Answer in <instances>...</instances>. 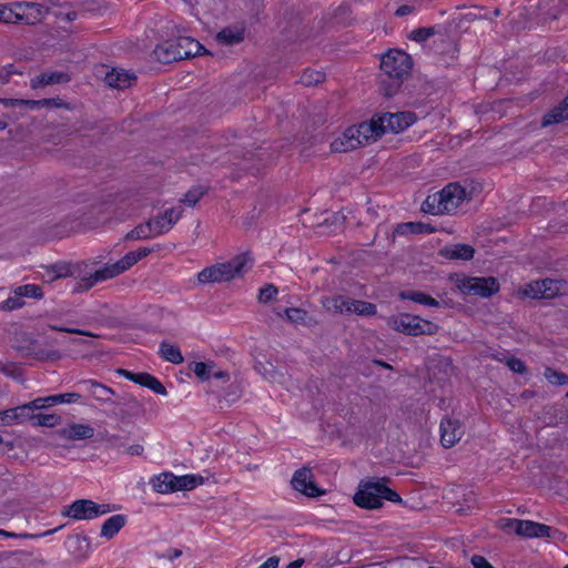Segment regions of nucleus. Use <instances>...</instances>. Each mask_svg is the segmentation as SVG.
<instances>
[{"mask_svg": "<svg viewBox=\"0 0 568 568\" xmlns=\"http://www.w3.org/2000/svg\"><path fill=\"white\" fill-rule=\"evenodd\" d=\"M42 106H43V99H41V100L20 99V109H40Z\"/></svg>", "mask_w": 568, "mask_h": 568, "instance_id": "60", "label": "nucleus"}, {"mask_svg": "<svg viewBox=\"0 0 568 568\" xmlns=\"http://www.w3.org/2000/svg\"><path fill=\"white\" fill-rule=\"evenodd\" d=\"M456 286L465 295L479 296L483 298H488L500 290V284L494 276H464L457 281Z\"/></svg>", "mask_w": 568, "mask_h": 568, "instance_id": "7", "label": "nucleus"}, {"mask_svg": "<svg viewBox=\"0 0 568 568\" xmlns=\"http://www.w3.org/2000/svg\"><path fill=\"white\" fill-rule=\"evenodd\" d=\"M506 365L508 366V368L511 372L517 373V374H525L527 372V366H526L525 362L515 356L509 357L506 361Z\"/></svg>", "mask_w": 568, "mask_h": 568, "instance_id": "56", "label": "nucleus"}, {"mask_svg": "<svg viewBox=\"0 0 568 568\" xmlns=\"http://www.w3.org/2000/svg\"><path fill=\"white\" fill-rule=\"evenodd\" d=\"M361 146V141L357 140L354 132V126L347 128L341 136L336 138L331 143L332 152H349Z\"/></svg>", "mask_w": 568, "mask_h": 568, "instance_id": "19", "label": "nucleus"}, {"mask_svg": "<svg viewBox=\"0 0 568 568\" xmlns=\"http://www.w3.org/2000/svg\"><path fill=\"white\" fill-rule=\"evenodd\" d=\"M241 397V389L239 385L232 384L229 389L224 393V395L220 398V403L223 400L230 405L231 403L237 400Z\"/></svg>", "mask_w": 568, "mask_h": 568, "instance_id": "54", "label": "nucleus"}, {"mask_svg": "<svg viewBox=\"0 0 568 568\" xmlns=\"http://www.w3.org/2000/svg\"><path fill=\"white\" fill-rule=\"evenodd\" d=\"M351 6L343 3L335 9L334 19L336 20L337 23L342 26H349L353 22V18L351 17Z\"/></svg>", "mask_w": 568, "mask_h": 568, "instance_id": "44", "label": "nucleus"}, {"mask_svg": "<svg viewBox=\"0 0 568 568\" xmlns=\"http://www.w3.org/2000/svg\"><path fill=\"white\" fill-rule=\"evenodd\" d=\"M139 385L146 387L159 395H166L168 390L165 386L153 375L149 373H139L138 383Z\"/></svg>", "mask_w": 568, "mask_h": 568, "instance_id": "32", "label": "nucleus"}, {"mask_svg": "<svg viewBox=\"0 0 568 568\" xmlns=\"http://www.w3.org/2000/svg\"><path fill=\"white\" fill-rule=\"evenodd\" d=\"M388 483L387 477H372L362 481L353 497L354 504L365 509H377L383 506L384 499L402 503L400 496L387 486Z\"/></svg>", "mask_w": 568, "mask_h": 568, "instance_id": "2", "label": "nucleus"}, {"mask_svg": "<svg viewBox=\"0 0 568 568\" xmlns=\"http://www.w3.org/2000/svg\"><path fill=\"white\" fill-rule=\"evenodd\" d=\"M36 341L29 339V344L26 346H16L18 351L22 352L26 356H32L38 361H59L61 358V353L57 349L45 351V349H36Z\"/></svg>", "mask_w": 568, "mask_h": 568, "instance_id": "24", "label": "nucleus"}, {"mask_svg": "<svg viewBox=\"0 0 568 568\" xmlns=\"http://www.w3.org/2000/svg\"><path fill=\"white\" fill-rule=\"evenodd\" d=\"M160 353L165 361L173 364H181L184 361L180 348L176 345L170 344L168 342L161 343Z\"/></svg>", "mask_w": 568, "mask_h": 568, "instance_id": "34", "label": "nucleus"}, {"mask_svg": "<svg viewBox=\"0 0 568 568\" xmlns=\"http://www.w3.org/2000/svg\"><path fill=\"white\" fill-rule=\"evenodd\" d=\"M352 302L351 314L355 313L361 316H373L377 312L376 305L371 302L359 300H353Z\"/></svg>", "mask_w": 568, "mask_h": 568, "instance_id": "40", "label": "nucleus"}, {"mask_svg": "<svg viewBox=\"0 0 568 568\" xmlns=\"http://www.w3.org/2000/svg\"><path fill=\"white\" fill-rule=\"evenodd\" d=\"M50 328L52 331H57V332H65V333H70V334H78V335H84V336H90V337H97V335H94L93 333L88 332V331H83V329H79V328H69V327H62V326H57V325H50Z\"/></svg>", "mask_w": 568, "mask_h": 568, "instance_id": "58", "label": "nucleus"}, {"mask_svg": "<svg viewBox=\"0 0 568 568\" xmlns=\"http://www.w3.org/2000/svg\"><path fill=\"white\" fill-rule=\"evenodd\" d=\"M284 313L287 320L292 323H304L307 316V312L297 307L285 308Z\"/></svg>", "mask_w": 568, "mask_h": 568, "instance_id": "51", "label": "nucleus"}, {"mask_svg": "<svg viewBox=\"0 0 568 568\" xmlns=\"http://www.w3.org/2000/svg\"><path fill=\"white\" fill-rule=\"evenodd\" d=\"M79 385L84 387L88 390V393L99 402L112 403V396L115 395V392L111 387L95 379L81 381Z\"/></svg>", "mask_w": 568, "mask_h": 568, "instance_id": "21", "label": "nucleus"}, {"mask_svg": "<svg viewBox=\"0 0 568 568\" xmlns=\"http://www.w3.org/2000/svg\"><path fill=\"white\" fill-rule=\"evenodd\" d=\"M388 325L393 329L409 336L435 335L439 331L437 324L407 313L390 316Z\"/></svg>", "mask_w": 568, "mask_h": 568, "instance_id": "5", "label": "nucleus"}, {"mask_svg": "<svg viewBox=\"0 0 568 568\" xmlns=\"http://www.w3.org/2000/svg\"><path fill=\"white\" fill-rule=\"evenodd\" d=\"M495 529L506 532H558L559 529L549 525L516 518H499L495 521Z\"/></svg>", "mask_w": 568, "mask_h": 568, "instance_id": "9", "label": "nucleus"}, {"mask_svg": "<svg viewBox=\"0 0 568 568\" xmlns=\"http://www.w3.org/2000/svg\"><path fill=\"white\" fill-rule=\"evenodd\" d=\"M71 80L67 72L50 71L43 72L30 80V88L33 90L44 88L51 84L68 83Z\"/></svg>", "mask_w": 568, "mask_h": 568, "instance_id": "20", "label": "nucleus"}, {"mask_svg": "<svg viewBox=\"0 0 568 568\" xmlns=\"http://www.w3.org/2000/svg\"><path fill=\"white\" fill-rule=\"evenodd\" d=\"M17 9L21 10L22 22L33 26L41 21L43 7L31 2H17Z\"/></svg>", "mask_w": 568, "mask_h": 568, "instance_id": "27", "label": "nucleus"}, {"mask_svg": "<svg viewBox=\"0 0 568 568\" xmlns=\"http://www.w3.org/2000/svg\"><path fill=\"white\" fill-rule=\"evenodd\" d=\"M126 523V516L113 515L101 527V532H119Z\"/></svg>", "mask_w": 568, "mask_h": 568, "instance_id": "38", "label": "nucleus"}, {"mask_svg": "<svg viewBox=\"0 0 568 568\" xmlns=\"http://www.w3.org/2000/svg\"><path fill=\"white\" fill-rule=\"evenodd\" d=\"M209 187L203 185H197L190 189L185 194L181 202L189 206H195L196 203L207 193Z\"/></svg>", "mask_w": 568, "mask_h": 568, "instance_id": "37", "label": "nucleus"}, {"mask_svg": "<svg viewBox=\"0 0 568 568\" xmlns=\"http://www.w3.org/2000/svg\"><path fill=\"white\" fill-rule=\"evenodd\" d=\"M438 255L446 260L470 261L475 255V248L469 244H449L442 247Z\"/></svg>", "mask_w": 568, "mask_h": 568, "instance_id": "18", "label": "nucleus"}, {"mask_svg": "<svg viewBox=\"0 0 568 568\" xmlns=\"http://www.w3.org/2000/svg\"><path fill=\"white\" fill-rule=\"evenodd\" d=\"M61 423V416L58 414H36L33 426L54 427Z\"/></svg>", "mask_w": 568, "mask_h": 568, "instance_id": "43", "label": "nucleus"}, {"mask_svg": "<svg viewBox=\"0 0 568 568\" xmlns=\"http://www.w3.org/2000/svg\"><path fill=\"white\" fill-rule=\"evenodd\" d=\"M439 33V30L436 27H424L414 29L409 34L408 39L415 41L417 43H424L430 37Z\"/></svg>", "mask_w": 568, "mask_h": 568, "instance_id": "39", "label": "nucleus"}, {"mask_svg": "<svg viewBox=\"0 0 568 568\" xmlns=\"http://www.w3.org/2000/svg\"><path fill=\"white\" fill-rule=\"evenodd\" d=\"M43 106L45 108H65L70 109V104L60 98L43 99Z\"/></svg>", "mask_w": 568, "mask_h": 568, "instance_id": "59", "label": "nucleus"}, {"mask_svg": "<svg viewBox=\"0 0 568 568\" xmlns=\"http://www.w3.org/2000/svg\"><path fill=\"white\" fill-rule=\"evenodd\" d=\"M104 81L109 87L122 90L130 88L136 81V77L125 70L112 69L106 72Z\"/></svg>", "mask_w": 568, "mask_h": 568, "instance_id": "23", "label": "nucleus"}, {"mask_svg": "<svg viewBox=\"0 0 568 568\" xmlns=\"http://www.w3.org/2000/svg\"><path fill=\"white\" fill-rule=\"evenodd\" d=\"M280 559L277 557H270L266 561L260 565L257 568H277Z\"/></svg>", "mask_w": 568, "mask_h": 568, "instance_id": "64", "label": "nucleus"}, {"mask_svg": "<svg viewBox=\"0 0 568 568\" xmlns=\"http://www.w3.org/2000/svg\"><path fill=\"white\" fill-rule=\"evenodd\" d=\"M565 120H568V95L542 116L541 126L546 128Z\"/></svg>", "mask_w": 568, "mask_h": 568, "instance_id": "25", "label": "nucleus"}, {"mask_svg": "<svg viewBox=\"0 0 568 568\" xmlns=\"http://www.w3.org/2000/svg\"><path fill=\"white\" fill-rule=\"evenodd\" d=\"M81 398V395L78 393H65L51 395L47 397L48 405H55L59 403H74Z\"/></svg>", "mask_w": 568, "mask_h": 568, "instance_id": "49", "label": "nucleus"}, {"mask_svg": "<svg viewBox=\"0 0 568 568\" xmlns=\"http://www.w3.org/2000/svg\"><path fill=\"white\" fill-rule=\"evenodd\" d=\"M24 305V302L22 301L21 295H17L13 292L12 296H9L6 301H3L0 304L1 311H13L22 307Z\"/></svg>", "mask_w": 568, "mask_h": 568, "instance_id": "50", "label": "nucleus"}, {"mask_svg": "<svg viewBox=\"0 0 568 568\" xmlns=\"http://www.w3.org/2000/svg\"><path fill=\"white\" fill-rule=\"evenodd\" d=\"M64 545L69 554L77 560L85 558L92 550L87 535H68Z\"/></svg>", "mask_w": 568, "mask_h": 568, "instance_id": "17", "label": "nucleus"}, {"mask_svg": "<svg viewBox=\"0 0 568 568\" xmlns=\"http://www.w3.org/2000/svg\"><path fill=\"white\" fill-rule=\"evenodd\" d=\"M291 484L295 490L306 495L307 497H318L325 493L316 486L313 480L312 469L306 466L294 473Z\"/></svg>", "mask_w": 568, "mask_h": 568, "instance_id": "13", "label": "nucleus"}, {"mask_svg": "<svg viewBox=\"0 0 568 568\" xmlns=\"http://www.w3.org/2000/svg\"><path fill=\"white\" fill-rule=\"evenodd\" d=\"M216 40L224 45L237 44L244 40V29L226 27L217 33Z\"/></svg>", "mask_w": 568, "mask_h": 568, "instance_id": "30", "label": "nucleus"}, {"mask_svg": "<svg viewBox=\"0 0 568 568\" xmlns=\"http://www.w3.org/2000/svg\"><path fill=\"white\" fill-rule=\"evenodd\" d=\"M541 280L532 281L524 286L521 294L530 298H544Z\"/></svg>", "mask_w": 568, "mask_h": 568, "instance_id": "47", "label": "nucleus"}, {"mask_svg": "<svg viewBox=\"0 0 568 568\" xmlns=\"http://www.w3.org/2000/svg\"><path fill=\"white\" fill-rule=\"evenodd\" d=\"M110 504H97L91 499H78L63 508L61 514L74 520H90L112 511Z\"/></svg>", "mask_w": 568, "mask_h": 568, "instance_id": "8", "label": "nucleus"}, {"mask_svg": "<svg viewBox=\"0 0 568 568\" xmlns=\"http://www.w3.org/2000/svg\"><path fill=\"white\" fill-rule=\"evenodd\" d=\"M325 80V73L316 70H305L301 77V82L306 85H316Z\"/></svg>", "mask_w": 568, "mask_h": 568, "instance_id": "45", "label": "nucleus"}, {"mask_svg": "<svg viewBox=\"0 0 568 568\" xmlns=\"http://www.w3.org/2000/svg\"><path fill=\"white\" fill-rule=\"evenodd\" d=\"M14 293L17 295H21L22 298L31 297V298L41 300L43 297L42 287L39 285H34V284H26V285L18 286L14 290Z\"/></svg>", "mask_w": 568, "mask_h": 568, "instance_id": "42", "label": "nucleus"}, {"mask_svg": "<svg viewBox=\"0 0 568 568\" xmlns=\"http://www.w3.org/2000/svg\"><path fill=\"white\" fill-rule=\"evenodd\" d=\"M9 412L12 423L21 424L30 420L33 424L34 422L36 414L31 410V406L28 404H23L14 408H9Z\"/></svg>", "mask_w": 568, "mask_h": 568, "instance_id": "33", "label": "nucleus"}, {"mask_svg": "<svg viewBox=\"0 0 568 568\" xmlns=\"http://www.w3.org/2000/svg\"><path fill=\"white\" fill-rule=\"evenodd\" d=\"M213 363L194 362L193 372L201 381H207L212 377Z\"/></svg>", "mask_w": 568, "mask_h": 568, "instance_id": "48", "label": "nucleus"}, {"mask_svg": "<svg viewBox=\"0 0 568 568\" xmlns=\"http://www.w3.org/2000/svg\"><path fill=\"white\" fill-rule=\"evenodd\" d=\"M420 210L433 215L444 214L437 192L426 197Z\"/></svg>", "mask_w": 568, "mask_h": 568, "instance_id": "41", "label": "nucleus"}, {"mask_svg": "<svg viewBox=\"0 0 568 568\" xmlns=\"http://www.w3.org/2000/svg\"><path fill=\"white\" fill-rule=\"evenodd\" d=\"M59 435L68 440L90 439L94 436V428L87 424L72 423L61 428Z\"/></svg>", "mask_w": 568, "mask_h": 568, "instance_id": "22", "label": "nucleus"}, {"mask_svg": "<svg viewBox=\"0 0 568 568\" xmlns=\"http://www.w3.org/2000/svg\"><path fill=\"white\" fill-rule=\"evenodd\" d=\"M152 237H155V234H153V230L149 221L136 225L125 235V240L129 241L148 240Z\"/></svg>", "mask_w": 568, "mask_h": 568, "instance_id": "35", "label": "nucleus"}, {"mask_svg": "<svg viewBox=\"0 0 568 568\" xmlns=\"http://www.w3.org/2000/svg\"><path fill=\"white\" fill-rule=\"evenodd\" d=\"M182 214L183 209L179 206L168 209L164 211L163 214L150 219L149 222L152 226L153 234H155V236H159L169 232L173 227V225L182 217Z\"/></svg>", "mask_w": 568, "mask_h": 568, "instance_id": "15", "label": "nucleus"}, {"mask_svg": "<svg viewBox=\"0 0 568 568\" xmlns=\"http://www.w3.org/2000/svg\"><path fill=\"white\" fill-rule=\"evenodd\" d=\"M376 115L379 122L378 125L385 129V133H399L410 126L416 120L414 112H385Z\"/></svg>", "mask_w": 568, "mask_h": 568, "instance_id": "11", "label": "nucleus"}, {"mask_svg": "<svg viewBox=\"0 0 568 568\" xmlns=\"http://www.w3.org/2000/svg\"><path fill=\"white\" fill-rule=\"evenodd\" d=\"M353 300L343 295H334L327 297L323 303L327 310H333L338 314H351V307L353 306Z\"/></svg>", "mask_w": 568, "mask_h": 568, "instance_id": "31", "label": "nucleus"}, {"mask_svg": "<svg viewBox=\"0 0 568 568\" xmlns=\"http://www.w3.org/2000/svg\"><path fill=\"white\" fill-rule=\"evenodd\" d=\"M434 232H436V229L429 223L406 222L396 225L393 236L406 234H430Z\"/></svg>", "mask_w": 568, "mask_h": 568, "instance_id": "26", "label": "nucleus"}, {"mask_svg": "<svg viewBox=\"0 0 568 568\" xmlns=\"http://www.w3.org/2000/svg\"><path fill=\"white\" fill-rule=\"evenodd\" d=\"M378 123L377 115H375L371 121H364L358 125H353L356 138L361 141V146L369 144L385 134V129L381 128Z\"/></svg>", "mask_w": 568, "mask_h": 568, "instance_id": "16", "label": "nucleus"}, {"mask_svg": "<svg viewBox=\"0 0 568 568\" xmlns=\"http://www.w3.org/2000/svg\"><path fill=\"white\" fill-rule=\"evenodd\" d=\"M116 373L121 376H124L126 379L133 382V383H138V378H139V373H133V372H130L128 369H124V368H118L116 369Z\"/></svg>", "mask_w": 568, "mask_h": 568, "instance_id": "63", "label": "nucleus"}, {"mask_svg": "<svg viewBox=\"0 0 568 568\" xmlns=\"http://www.w3.org/2000/svg\"><path fill=\"white\" fill-rule=\"evenodd\" d=\"M209 54V51L191 37H179L158 44L153 50L154 58L163 63H172L195 55Z\"/></svg>", "mask_w": 568, "mask_h": 568, "instance_id": "3", "label": "nucleus"}, {"mask_svg": "<svg viewBox=\"0 0 568 568\" xmlns=\"http://www.w3.org/2000/svg\"><path fill=\"white\" fill-rule=\"evenodd\" d=\"M51 271L55 274L54 278L72 276L74 274L72 266L68 263L54 264L51 266Z\"/></svg>", "mask_w": 568, "mask_h": 568, "instance_id": "53", "label": "nucleus"}, {"mask_svg": "<svg viewBox=\"0 0 568 568\" xmlns=\"http://www.w3.org/2000/svg\"><path fill=\"white\" fill-rule=\"evenodd\" d=\"M412 57L403 50H389L381 60L379 91L386 97L395 95L410 74Z\"/></svg>", "mask_w": 568, "mask_h": 568, "instance_id": "1", "label": "nucleus"}, {"mask_svg": "<svg viewBox=\"0 0 568 568\" xmlns=\"http://www.w3.org/2000/svg\"><path fill=\"white\" fill-rule=\"evenodd\" d=\"M464 427L458 419L445 416L440 422V443L445 448L455 446L464 436Z\"/></svg>", "mask_w": 568, "mask_h": 568, "instance_id": "14", "label": "nucleus"}, {"mask_svg": "<svg viewBox=\"0 0 568 568\" xmlns=\"http://www.w3.org/2000/svg\"><path fill=\"white\" fill-rule=\"evenodd\" d=\"M138 262L139 261L133 251L126 253L121 260L116 261L121 273H124L125 271H128L130 267H132Z\"/></svg>", "mask_w": 568, "mask_h": 568, "instance_id": "55", "label": "nucleus"}, {"mask_svg": "<svg viewBox=\"0 0 568 568\" xmlns=\"http://www.w3.org/2000/svg\"><path fill=\"white\" fill-rule=\"evenodd\" d=\"M116 373L121 376H124L126 379L133 382V383H138V378H139V373H133V372H130L128 369H124V368H118L116 369Z\"/></svg>", "mask_w": 568, "mask_h": 568, "instance_id": "62", "label": "nucleus"}, {"mask_svg": "<svg viewBox=\"0 0 568 568\" xmlns=\"http://www.w3.org/2000/svg\"><path fill=\"white\" fill-rule=\"evenodd\" d=\"M437 195L444 214L455 212L467 197L466 190L457 182L447 184Z\"/></svg>", "mask_w": 568, "mask_h": 568, "instance_id": "10", "label": "nucleus"}, {"mask_svg": "<svg viewBox=\"0 0 568 568\" xmlns=\"http://www.w3.org/2000/svg\"><path fill=\"white\" fill-rule=\"evenodd\" d=\"M0 22L4 23H18L22 22L21 10L17 9V3L13 7L6 4L0 6Z\"/></svg>", "mask_w": 568, "mask_h": 568, "instance_id": "36", "label": "nucleus"}, {"mask_svg": "<svg viewBox=\"0 0 568 568\" xmlns=\"http://www.w3.org/2000/svg\"><path fill=\"white\" fill-rule=\"evenodd\" d=\"M471 561V565L474 568H494L487 560L485 557L483 556H479V555H475L471 557L470 559Z\"/></svg>", "mask_w": 568, "mask_h": 568, "instance_id": "61", "label": "nucleus"}, {"mask_svg": "<svg viewBox=\"0 0 568 568\" xmlns=\"http://www.w3.org/2000/svg\"><path fill=\"white\" fill-rule=\"evenodd\" d=\"M544 375L546 379L552 385L561 386L568 384V375L551 367H546Z\"/></svg>", "mask_w": 568, "mask_h": 568, "instance_id": "46", "label": "nucleus"}, {"mask_svg": "<svg viewBox=\"0 0 568 568\" xmlns=\"http://www.w3.org/2000/svg\"><path fill=\"white\" fill-rule=\"evenodd\" d=\"M118 409L113 415L121 422H129L132 418L139 417L144 414L145 408L140 402L124 403V406H116Z\"/></svg>", "mask_w": 568, "mask_h": 568, "instance_id": "28", "label": "nucleus"}, {"mask_svg": "<svg viewBox=\"0 0 568 568\" xmlns=\"http://www.w3.org/2000/svg\"><path fill=\"white\" fill-rule=\"evenodd\" d=\"M155 491L169 494L179 490H191L202 485L204 478L201 475L175 476L172 473H162L151 480Z\"/></svg>", "mask_w": 568, "mask_h": 568, "instance_id": "6", "label": "nucleus"}, {"mask_svg": "<svg viewBox=\"0 0 568 568\" xmlns=\"http://www.w3.org/2000/svg\"><path fill=\"white\" fill-rule=\"evenodd\" d=\"M426 293L419 291H404L399 293L402 300H408L418 304H424Z\"/></svg>", "mask_w": 568, "mask_h": 568, "instance_id": "57", "label": "nucleus"}, {"mask_svg": "<svg viewBox=\"0 0 568 568\" xmlns=\"http://www.w3.org/2000/svg\"><path fill=\"white\" fill-rule=\"evenodd\" d=\"M120 274H122V273H121L119 264L116 262L113 264H108L100 270H97L88 275H83L81 278V282L78 283V285L73 288V292L81 293V292L89 291L98 282L113 278Z\"/></svg>", "mask_w": 568, "mask_h": 568, "instance_id": "12", "label": "nucleus"}, {"mask_svg": "<svg viewBox=\"0 0 568 568\" xmlns=\"http://www.w3.org/2000/svg\"><path fill=\"white\" fill-rule=\"evenodd\" d=\"M277 293H278V290L275 285L266 284L264 287H262L260 290L258 301L261 303H268L275 298Z\"/></svg>", "mask_w": 568, "mask_h": 568, "instance_id": "52", "label": "nucleus"}, {"mask_svg": "<svg viewBox=\"0 0 568 568\" xmlns=\"http://www.w3.org/2000/svg\"><path fill=\"white\" fill-rule=\"evenodd\" d=\"M544 298L551 300L560 295H565L568 290V284L565 280H541Z\"/></svg>", "mask_w": 568, "mask_h": 568, "instance_id": "29", "label": "nucleus"}, {"mask_svg": "<svg viewBox=\"0 0 568 568\" xmlns=\"http://www.w3.org/2000/svg\"><path fill=\"white\" fill-rule=\"evenodd\" d=\"M248 263H252V258L247 253L239 254L229 262L219 263L202 270L197 274V282L200 284H207L230 281L236 275H241Z\"/></svg>", "mask_w": 568, "mask_h": 568, "instance_id": "4", "label": "nucleus"}]
</instances>
